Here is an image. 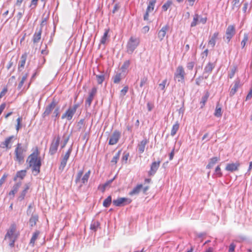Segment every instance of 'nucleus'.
<instances>
[{
    "instance_id": "1",
    "label": "nucleus",
    "mask_w": 252,
    "mask_h": 252,
    "mask_svg": "<svg viewBox=\"0 0 252 252\" xmlns=\"http://www.w3.org/2000/svg\"><path fill=\"white\" fill-rule=\"evenodd\" d=\"M38 150H36L28 157L27 160L29 166L32 167V171L35 173V175H37L40 172V168L41 165L40 158H38Z\"/></svg>"
},
{
    "instance_id": "2",
    "label": "nucleus",
    "mask_w": 252,
    "mask_h": 252,
    "mask_svg": "<svg viewBox=\"0 0 252 252\" xmlns=\"http://www.w3.org/2000/svg\"><path fill=\"white\" fill-rule=\"evenodd\" d=\"M16 226L15 224H12L7 230L4 239L9 240V245L10 247L14 246V243L17 239L18 234L16 233Z\"/></svg>"
},
{
    "instance_id": "3",
    "label": "nucleus",
    "mask_w": 252,
    "mask_h": 252,
    "mask_svg": "<svg viewBox=\"0 0 252 252\" xmlns=\"http://www.w3.org/2000/svg\"><path fill=\"white\" fill-rule=\"evenodd\" d=\"M27 151V146L26 145L23 146L21 143H18L15 148L14 153V160L21 162L24 160L25 154L24 153Z\"/></svg>"
},
{
    "instance_id": "4",
    "label": "nucleus",
    "mask_w": 252,
    "mask_h": 252,
    "mask_svg": "<svg viewBox=\"0 0 252 252\" xmlns=\"http://www.w3.org/2000/svg\"><path fill=\"white\" fill-rule=\"evenodd\" d=\"M140 42V40L139 37L131 36L127 43V52L131 54L139 45Z\"/></svg>"
},
{
    "instance_id": "5",
    "label": "nucleus",
    "mask_w": 252,
    "mask_h": 252,
    "mask_svg": "<svg viewBox=\"0 0 252 252\" xmlns=\"http://www.w3.org/2000/svg\"><path fill=\"white\" fill-rule=\"evenodd\" d=\"M83 172H84L83 170H79L76 176L75 180V182L76 184H79L80 182H81L82 184L79 185L80 188L82 186V184H86L88 182L91 174V171L89 170L84 174L81 180V178L82 176Z\"/></svg>"
},
{
    "instance_id": "6",
    "label": "nucleus",
    "mask_w": 252,
    "mask_h": 252,
    "mask_svg": "<svg viewBox=\"0 0 252 252\" xmlns=\"http://www.w3.org/2000/svg\"><path fill=\"white\" fill-rule=\"evenodd\" d=\"M79 106V103H75L72 106L69 107L66 112L62 116V119H66L68 121L71 120Z\"/></svg>"
},
{
    "instance_id": "7",
    "label": "nucleus",
    "mask_w": 252,
    "mask_h": 252,
    "mask_svg": "<svg viewBox=\"0 0 252 252\" xmlns=\"http://www.w3.org/2000/svg\"><path fill=\"white\" fill-rule=\"evenodd\" d=\"M60 139L61 138L59 135L54 137L53 139L49 148V153L50 155L53 156L56 153L59 146Z\"/></svg>"
},
{
    "instance_id": "8",
    "label": "nucleus",
    "mask_w": 252,
    "mask_h": 252,
    "mask_svg": "<svg viewBox=\"0 0 252 252\" xmlns=\"http://www.w3.org/2000/svg\"><path fill=\"white\" fill-rule=\"evenodd\" d=\"M186 75L184 69L181 65L179 66L174 74V78L177 79L178 82H184L185 76Z\"/></svg>"
},
{
    "instance_id": "9",
    "label": "nucleus",
    "mask_w": 252,
    "mask_h": 252,
    "mask_svg": "<svg viewBox=\"0 0 252 252\" xmlns=\"http://www.w3.org/2000/svg\"><path fill=\"white\" fill-rule=\"evenodd\" d=\"M131 202V200L129 198L120 197L116 200H113V203L115 206L120 207L129 204Z\"/></svg>"
},
{
    "instance_id": "10",
    "label": "nucleus",
    "mask_w": 252,
    "mask_h": 252,
    "mask_svg": "<svg viewBox=\"0 0 252 252\" xmlns=\"http://www.w3.org/2000/svg\"><path fill=\"white\" fill-rule=\"evenodd\" d=\"M72 146H71L67 152L65 153V154L63 156V158L61 160V164L59 166V169L61 170H63L65 167L67 160L68 159L69 156L71 154V153L72 152Z\"/></svg>"
},
{
    "instance_id": "11",
    "label": "nucleus",
    "mask_w": 252,
    "mask_h": 252,
    "mask_svg": "<svg viewBox=\"0 0 252 252\" xmlns=\"http://www.w3.org/2000/svg\"><path fill=\"white\" fill-rule=\"evenodd\" d=\"M236 32L235 27L234 25H229L227 28L225 32V36L229 42L232 37L235 35Z\"/></svg>"
},
{
    "instance_id": "12",
    "label": "nucleus",
    "mask_w": 252,
    "mask_h": 252,
    "mask_svg": "<svg viewBox=\"0 0 252 252\" xmlns=\"http://www.w3.org/2000/svg\"><path fill=\"white\" fill-rule=\"evenodd\" d=\"M121 137V132L118 130H115L112 135L110 136L109 144L113 145L116 144Z\"/></svg>"
},
{
    "instance_id": "13",
    "label": "nucleus",
    "mask_w": 252,
    "mask_h": 252,
    "mask_svg": "<svg viewBox=\"0 0 252 252\" xmlns=\"http://www.w3.org/2000/svg\"><path fill=\"white\" fill-rule=\"evenodd\" d=\"M97 92V89L95 87H94L91 91L89 93V95L85 101V107L86 108L89 107L92 103V102L94 99V95H95Z\"/></svg>"
},
{
    "instance_id": "14",
    "label": "nucleus",
    "mask_w": 252,
    "mask_h": 252,
    "mask_svg": "<svg viewBox=\"0 0 252 252\" xmlns=\"http://www.w3.org/2000/svg\"><path fill=\"white\" fill-rule=\"evenodd\" d=\"M57 104V102L56 101L55 99H53V101L46 106L45 111L42 114L43 117H45L51 113L52 110L55 108Z\"/></svg>"
},
{
    "instance_id": "15",
    "label": "nucleus",
    "mask_w": 252,
    "mask_h": 252,
    "mask_svg": "<svg viewBox=\"0 0 252 252\" xmlns=\"http://www.w3.org/2000/svg\"><path fill=\"white\" fill-rule=\"evenodd\" d=\"M160 164V160L158 161H154L152 163L150 166V170L148 172L149 176H153L156 174L157 171L159 167Z\"/></svg>"
},
{
    "instance_id": "16",
    "label": "nucleus",
    "mask_w": 252,
    "mask_h": 252,
    "mask_svg": "<svg viewBox=\"0 0 252 252\" xmlns=\"http://www.w3.org/2000/svg\"><path fill=\"white\" fill-rule=\"evenodd\" d=\"M14 138V136L12 135L6 138L4 141L1 142L0 144V147L1 148H6L10 149L11 148L10 145L12 143V140Z\"/></svg>"
},
{
    "instance_id": "17",
    "label": "nucleus",
    "mask_w": 252,
    "mask_h": 252,
    "mask_svg": "<svg viewBox=\"0 0 252 252\" xmlns=\"http://www.w3.org/2000/svg\"><path fill=\"white\" fill-rule=\"evenodd\" d=\"M30 187H31V184L30 183H27L24 185V189L21 192L20 195L19 196L18 198V199L20 201H21L24 199L26 194H27Z\"/></svg>"
},
{
    "instance_id": "18",
    "label": "nucleus",
    "mask_w": 252,
    "mask_h": 252,
    "mask_svg": "<svg viewBox=\"0 0 252 252\" xmlns=\"http://www.w3.org/2000/svg\"><path fill=\"white\" fill-rule=\"evenodd\" d=\"M169 27L168 25L163 26L161 30L158 32V37L159 40L161 41L165 37L167 31L169 30Z\"/></svg>"
},
{
    "instance_id": "19",
    "label": "nucleus",
    "mask_w": 252,
    "mask_h": 252,
    "mask_svg": "<svg viewBox=\"0 0 252 252\" xmlns=\"http://www.w3.org/2000/svg\"><path fill=\"white\" fill-rule=\"evenodd\" d=\"M42 33V27L39 29H37L36 32L34 33L32 38V41L34 43H38L41 39Z\"/></svg>"
},
{
    "instance_id": "20",
    "label": "nucleus",
    "mask_w": 252,
    "mask_h": 252,
    "mask_svg": "<svg viewBox=\"0 0 252 252\" xmlns=\"http://www.w3.org/2000/svg\"><path fill=\"white\" fill-rule=\"evenodd\" d=\"M148 142V140L145 138L138 144L137 149L139 153L142 154L144 152L146 145Z\"/></svg>"
},
{
    "instance_id": "21",
    "label": "nucleus",
    "mask_w": 252,
    "mask_h": 252,
    "mask_svg": "<svg viewBox=\"0 0 252 252\" xmlns=\"http://www.w3.org/2000/svg\"><path fill=\"white\" fill-rule=\"evenodd\" d=\"M239 166L240 164L238 162L229 163L227 164L225 170L228 171L233 172L238 170Z\"/></svg>"
},
{
    "instance_id": "22",
    "label": "nucleus",
    "mask_w": 252,
    "mask_h": 252,
    "mask_svg": "<svg viewBox=\"0 0 252 252\" xmlns=\"http://www.w3.org/2000/svg\"><path fill=\"white\" fill-rule=\"evenodd\" d=\"M215 67V63L209 62L207 65L205 66L204 69V74H211L212 73V70Z\"/></svg>"
},
{
    "instance_id": "23",
    "label": "nucleus",
    "mask_w": 252,
    "mask_h": 252,
    "mask_svg": "<svg viewBox=\"0 0 252 252\" xmlns=\"http://www.w3.org/2000/svg\"><path fill=\"white\" fill-rule=\"evenodd\" d=\"M27 55L26 53H25L22 55V56L21 57V60H20V61L19 63V64H18V71H21L22 69V68H24L25 63H26V60H27Z\"/></svg>"
},
{
    "instance_id": "24",
    "label": "nucleus",
    "mask_w": 252,
    "mask_h": 252,
    "mask_svg": "<svg viewBox=\"0 0 252 252\" xmlns=\"http://www.w3.org/2000/svg\"><path fill=\"white\" fill-rule=\"evenodd\" d=\"M21 185V182H18L15 184L12 187L11 190L9 192V195H12L13 196H14L15 193L18 191Z\"/></svg>"
},
{
    "instance_id": "25",
    "label": "nucleus",
    "mask_w": 252,
    "mask_h": 252,
    "mask_svg": "<svg viewBox=\"0 0 252 252\" xmlns=\"http://www.w3.org/2000/svg\"><path fill=\"white\" fill-rule=\"evenodd\" d=\"M27 171L26 170H22L20 171H18L16 173V175L13 178V180L14 181H16L18 178H20L21 180H22L24 179V178L26 175Z\"/></svg>"
},
{
    "instance_id": "26",
    "label": "nucleus",
    "mask_w": 252,
    "mask_h": 252,
    "mask_svg": "<svg viewBox=\"0 0 252 252\" xmlns=\"http://www.w3.org/2000/svg\"><path fill=\"white\" fill-rule=\"evenodd\" d=\"M219 34V32H215L209 40L208 44L211 45L212 48H214L215 46L216 40L218 38Z\"/></svg>"
},
{
    "instance_id": "27",
    "label": "nucleus",
    "mask_w": 252,
    "mask_h": 252,
    "mask_svg": "<svg viewBox=\"0 0 252 252\" xmlns=\"http://www.w3.org/2000/svg\"><path fill=\"white\" fill-rule=\"evenodd\" d=\"M142 188L143 185L142 184H139L134 188L130 192H129V194L131 196L138 194Z\"/></svg>"
},
{
    "instance_id": "28",
    "label": "nucleus",
    "mask_w": 252,
    "mask_h": 252,
    "mask_svg": "<svg viewBox=\"0 0 252 252\" xmlns=\"http://www.w3.org/2000/svg\"><path fill=\"white\" fill-rule=\"evenodd\" d=\"M240 81L238 80L235 81L234 86L232 88L230 94L231 95H233L236 92L237 89L240 87Z\"/></svg>"
},
{
    "instance_id": "29",
    "label": "nucleus",
    "mask_w": 252,
    "mask_h": 252,
    "mask_svg": "<svg viewBox=\"0 0 252 252\" xmlns=\"http://www.w3.org/2000/svg\"><path fill=\"white\" fill-rule=\"evenodd\" d=\"M40 232L38 230H36L32 235V237L31 239L30 245H31L32 247H33L35 244V242L36 240L37 239Z\"/></svg>"
},
{
    "instance_id": "30",
    "label": "nucleus",
    "mask_w": 252,
    "mask_h": 252,
    "mask_svg": "<svg viewBox=\"0 0 252 252\" xmlns=\"http://www.w3.org/2000/svg\"><path fill=\"white\" fill-rule=\"evenodd\" d=\"M38 217L37 215H35L32 216L29 220V223L31 227H33L35 225L36 222L38 220Z\"/></svg>"
},
{
    "instance_id": "31",
    "label": "nucleus",
    "mask_w": 252,
    "mask_h": 252,
    "mask_svg": "<svg viewBox=\"0 0 252 252\" xmlns=\"http://www.w3.org/2000/svg\"><path fill=\"white\" fill-rule=\"evenodd\" d=\"M219 158L217 157H213L210 159L208 164L207 165V168H211L218 161Z\"/></svg>"
},
{
    "instance_id": "32",
    "label": "nucleus",
    "mask_w": 252,
    "mask_h": 252,
    "mask_svg": "<svg viewBox=\"0 0 252 252\" xmlns=\"http://www.w3.org/2000/svg\"><path fill=\"white\" fill-rule=\"evenodd\" d=\"M179 128V124L178 122H176V123L174 125H173L172 126L171 131V135L174 136L176 134L177 131L178 130Z\"/></svg>"
},
{
    "instance_id": "33",
    "label": "nucleus",
    "mask_w": 252,
    "mask_h": 252,
    "mask_svg": "<svg viewBox=\"0 0 252 252\" xmlns=\"http://www.w3.org/2000/svg\"><path fill=\"white\" fill-rule=\"evenodd\" d=\"M100 223L98 221H93L90 226V229L94 231H96L99 227Z\"/></svg>"
},
{
    "instance_id": "34",
    "label": "nucleus",
    "mask_w": 252,
    "mask_h": 252,
    "mask_svg": "<svg viewBox=\"0 0 252 252\" xmlns=\"http://www.w3.org/2000/svg\"><path fill=\"white\" fill-rule=\"evenodd\" d=\"M112 79L115 84L119 83L122 79V74L121 73H117L113 77Z\"/></svg>"
},
{
    "instance_id": "35",
    "label": "nucleus",
    "mask_w": 252,
    "mask_h": 252,
    "mask_svg": "<svg viewBox=\"0 0 252 252\" xmlns=\"http://www.w3.org/2000/svg\"><path fill=\"white\" fill-rule=\"evenodd\" d=\"M209 96V94L208 93H206V94L202 97L201 100L200 101L201 108H203L204 106L206 101L208 99Z\"/></svg>"
},
{
    "instance_id": "36",
    "label": "nucleus",
    "mask_w": 252,
    "mask_h": 252,
    "mask_svg": "<svg viewBox=\"0 0 252 252\" xmlns=\"http://www.w3.org/2000/svg\"><path fill=\"white\" fill-rule=\"evenodd\" d=\"M109 32V29H105V32L103 34V36L101 38L100 43L104 44L106 41L107 37L108 36V34Z\"/></svg>"
},
{
    "instance_id": "37",
    "label": "nucleus",
    "mask_w": 252,
    "mask_h": 252,
    "mask_svg": "<svg viewBox=\"0 0 252 252\" xmlns=\"http://www.w3.org/2000/svg\"><path fill=\"white\" fill-rule=\"evenodd\" d=\"M112 202V198L111 196H108L103 201V205L104 207H108Z\"/></svg>"
},
{
    "instance_id": "38",
    "label": "nucleus",
    "mask_w": 252,
    "mask_h": 252,
    "mask_svg": "<svg viewBox=\"0 0 252 252\" xmlns=\"http://www.w3.org/2000/svg\"><path fill=\"white\" fill-rule=\"evenodd\" d=\"M121 153V151L120 150L116 154V155L113 157V158H112V159L111 161V163H113L114 164L117 163L118 160L120 158Z\"/></svg>"
},
{
    "instance_id": "39",
    "label": "nucleus",
    "mask_w": 252,
    "mask_h": 252,
    "mask_svg": "<svg viewBox=\"0 0 252 252\" xmlns=\"http://www.w3.org/2000/svg\"><path fill=\"white\" fill-rule=\"evenodd\" d=\"M198 22H199V16L198 14H195L193 17V21L191 23L190 26L191 27L196 26Z\"/></svg>"
},
{
    "instance_id": "40",
    "label": "nucleus",
    "mask_w": 252,
    "mask_h": 252,
    "mask_svg": "<svg viewBox=\"0 0 252 252\" xmlns=\"http://www.w3.org/2000/svg\"><path fill=\"white\" fill-rule=\"evenodd\" d=\"M156 1H150L149 5L148 6L146 11L147 12H151L154 10L155 4Z\"/></svg>"
},
{
    "instance_id": "41",
    "label": "nucleus",
    "mask_w": 252,
    "mask_h": 252,
    "mask_svg": "<svg viewBox=\"0 0 252 252\" xmlns=\"http://www.w3.org/2000/svg\"><path fill=\"white\" fill-rule=\"evenodd\" d=\"M248 34L246 33H244L243 39L241 43V45L242 48H244L245 46L246 42L248 41Z\"/></svg>"
},
{
    "instance_id": "42",
    "label": "nucleus",
    "mask_w": 252,
    "mask_h": 252,
    "mask_svg": "<svg viewBox=\"0 0 252 252\" xmlns=\"http://www.w3.org/2000/svg\"><path fill=\"white\" fill-rule=\"evenodd\" d=\"M218 106V105H217V106H216L214 115L217 117H220L222 115L221 109L220 107Z\"/></svg>"
},
{
    "instance_id": "43",
    "label": "nucleus",
    "mask_w": 252,
    "mask_h": 252,
    "mask_svg": "<svg viewBox=\"0 0 252 252\" xmlns=\"http://www.w3.org/2000/svg\"><path fill=\"white\" fill-rule=\"evenodd\" d=\"M96 78L98 84H101L104 80V75L103 74L96 75Z\"/></svg>"
},
{
    "instance_id": "44",
    "label": "nucleus",
    "mask_w": 252,
    "mask_h": 252,
    "mask_svg": "<svg viewBox=\"0 0 252 252\" xmlns=\"http://www.w3.org/2000/svg\"><path fill=\"white\" fill-rule=\"evenodd\" d=\"M130 63V61L129 60L125 61L121 67V69L122 70V71H125V70L127 69L129 66Z\"/></svg>"
},
{
    "instance_id": "45",
    "label": "nucleus",
    "mask_w": 252,
    "mask_h": 252,
    "mask_svg": "<svg viewBox=\"0 0 252 252\" xmlns=\"http://www.w3.org/2000/svg\"><path fill=\"white\" fill-rule=\"evenodd\" d=\"M172 4L171 1H167L165 4L162 6V9L163 11H166L168 8Z\"/></svg>"
},
{
    "instance_id": "46",
    "label": "nucleus",
    "mask_w": 252,
    "mask_h": 252,
    "mask_svg": "<svg viewBox=\"0 0 252 252\" xmlns=\"http://www.w3.org/2000/svg\"><path fill=\"white\" fill-rule=\"evenodd\" d=\"M17 125L16 127V130L18 131L20 129V128L21 127V122L22 121V118L21 117H18L17 119Z\"/></svg>"
},
{
    "instance_id": "47",
    "label": "nucleus",
    "mask_w": 252,
    "mask_h": 252,
    "mask_svg": "<svg viewBox=\"0 0 252 252\" xmlns=\"http://www.w3.org/2000/svg\"><path fill=\"white\" fill-rule=\"evenodd\" d=\"M59 109H60V108L57 107L55 109V110H54V111L53 112L52 117H55V119L54 120L55 121H56V118H58L59 116Z\"/></svg>"
},
{
    "instance_id": "48",
    "label": "nucleus",
    "mask_w": 252,
    "mask_h": 252,
    "mask_svg": "<svg viewBox=\"0 0 252 252\" xmlns=\"http://www.w3.org/2000/svg\"><path fill=\"white\" fill-rule=\"evenodd\" d=\"M128 90V86H125L121 91L120 92V95L121 96H124L126 95V94L127 93Z\"/></svg>"
},
{
    "instance_id": "49",
    "label": "nucleus",
    "mask_w": 252,
    "mask_h": 252,
    "mask_svg": "<svg viewBox=\"0 0 252 252\" xmlns=\"http://www.w3.org/2000/svg\"><path fill=\"white\" fill-rule=\"evenodd\" d=\"M69 138V136H67V137H65V136H63L64 139H63V143H62V144L61 145L62 149L65 146V145H66L68 141Z\"/></svg>"
},
{
    "instance_id": "50",
    "label": "nucleus",
    "mask_w": 252,
    "mask_h": 252,
    "mask_svg": "<svg viewBox=\"0 0 252 252\" xmlns=\"http://www.w3.org/2000/svg\"><path fill=\"white\" fill-rule=\"evenodd\" d=\"M215 174L217 175L219 177H221L222 176V173L221 172L220 168V166H218L215 169Z\"/></svg>"
},
{
    "instance_id": "51",
    "label": "nucleus",
    "mask_w": 252,
    "mask_h": 252,
    "mask_svg": "<svg viewBox=\"0 0 252 252\" xmlns=\"http://www.w3.org/2000/svg\"><path fill=\"white\" fill-rule=\"evenodd\" d=\"M252 5V2H251L250 3H249L248 2H246L244 4V6L243 7V11H244V12H246L248 7H249V8H250Z\"/></svg>"
},
{
    "instance_id": "52",
    "label": "nucleus",
    "mask_w": 252,
    "mask_h": 252,
    "mask_svg": "<svg viewBox=\"0 0 252 252\" xmlns=\"http://www.w3.org/2000/svg\"><path fill=\"white\" fill-rule=\"evenodd\" d=\"M7 177V175L6 174H3L2 177L0 179V188H1L2 185L5 182L6 178Z\"/></svg>"
},
{
    "instance_id": "53",
    "label": "nucleus",
    "mask_w": 252,
    "mask_h": 252,
    "mask_svg": "<svg viewBox=\"0 0 252 252\" xmlns=\"http://www.w3.org/2000/svg\"><path fill=\"white\" fill-rule=\"evenodd\" d=\"M147 81V78L146 77H143L141 79L140 87H142L144 86Z\"/></svg>"
},
{
    "instance_id": "54",
    "label": "nucleus",
    "mask_w": 252,
    "mask_h": 252,
    "mask_svg": "<svg viewBox=\"0 0 252 252\" xmlns=\"http://www.w3.org/2000/svg\"><path fill=\"white\" fill-rule=\"evenodd\" d=\"M204 79V77L202 76H199L198 77H197L195 80V84L197 86H199L200 85V83L201 81Z\"/></svg>"
},
{
    "instance_id": "55",
    "label": "nucleus",
    "mask_w": 252,
    "mask_h": 252,
    "mask_svg": "<svg viewBox=\"0 0 252 252\" xmlns=\"http://www.w3.org/2000/svg\"><path fill=\"white\" fill-rule=\"evenodd\" d=\"M167 82V79H165L162 81V82L159 84V87L160 88L161 90H164L165 88V86L166 85Z\"/></svg>"
},
{
    "instance_id": "56",
    "label": "nucleus",
    "mask_w": 252,
    "mask_h": 252,
    "mask_svg": "<svg viewBox=\"0 0 252 252\" xmlns=\"http://www.w3.org/2000/svg\"><path fill=\"white\" fill-rule=\"evenodd\" d=\"M114 178H113V179H111V180H110L109 181H108L107 182H106L105 184H104L103 185V186H102V188H103V191H104L105 189L108 186H109V185L110 184H111V183L113 182V181L114 180Z\"/></svg>"
},
{
    "instance_id": "57",
    "label": "nucleus",
    "mask_w": 252,
    "mask_h": 252,
    "mask_svg": "<svg viewBox=\"0 0 252 252\" xmlns=\"http://www.w3.org/2000/svg\"><path fill=\"white\" fill-rule=\"evenodd\" d=\"M194 62H190L187 63V67L189 70H192L194 66Z\"/></svg>"
},
{
    "instance_id": "58",
    "label": "nucleus",
    "mask_w": 252,
    "mask_h": 252,
    "mask_svg": "<svg viewBox=\"0 0 252 252\" xmlns=\"http://www.w3.org/2000/svg\"><path fill=\"white\" fill-rule=\"evenodd\" d=\"M129 157V154L127 153H124L122 157V161H125V163L127 162L128 158Z\"/></svg>"
},
{
    "instance_id": "59",
    "label": "nucleus",
    "mask_w": 252,
    "mask_h": 252,
    "mask_svg": "<svg viewBox=\"0 0 252 252\" xmlns=\"http://www.w3.org/2000/svg\"><path fill=\"white\" fill-rule=\"evenodd\" d=\"M252 97V88L251 89L248 94H247L246 98V101L248 100L251 99Z\"/></svg>"
},
{
    "instance_id": "60",
    "label": "nucleus",
    "mask_w": 252,
    "mask_h": 252,
    "mask_svg": "<svg viewBox=\"0 0 252 252\" xmlns=\"http://www.w3.org/2000/svg\"><path fill=\"white\" fill-rule=\"evenodd\" d=\"M235 248V245L233 243H231L229 247V252H234Z\"/></svg>"
},
{
    "instance_id": "61",
    "label": "nucleus",
    "mask_w": 252,
    "mask_h": 252,
    "mask_svg": "<svg viewBox=\"0 0 252 252\" xmlns=\"http://www.w3.org/2000/svg\"><path fill=\"white\" fill-rule=\"evenodd\" d=\"M120 7L119 3H116L115 4L113 10L112 11L113 13H115Z\"/></svg>"
},
{
    "instance_id": "62",
    "label": "nucleus",
    "mask_w": 252,
    "mask_h": 252,
    "mask_svg": "<svg viewBox=\"0 0 252 252\" xmlns=\"http://www.w3.org/2000/svg\"><path fill=\"white\" fill-rule=\"evenodd\" d=\"M84 120L81 119L77 124V126H79V129L81 128L82 126L84 125Z\"/></svg>"
},
{
    "instance_id": "63",
    "label": "nucleus",
    "mask_w": 252,
    "mask_h": 252,
    "mask_svg": "<svg viewBox=\"0 0 252 252\" xmlns=\"http://www.w3.org/2000/svg\"><path fill=\"white\" fill-rule=\"evenodd\" d=\"M5 106H6V104L5 103H3L0 105V115L2 113L3 110L4 109Z\"/></svg>"
},
{
    "instance_id": "64",
    "label": "nucleus",
    "mask_w": 252,
    "mask_h": 252,
    "mask_svg": "<svg viewBox=\"0 0 252 252\" xmlns=\"http://www.w3.org/2000/svg\"><path fill=\"white\" fill-rule=\"evenodd\" d=\"M235 73V69H232L231 72L228 74V77L231 79L232 78L234 75Z\"/></svg>"
}]
</instances>
